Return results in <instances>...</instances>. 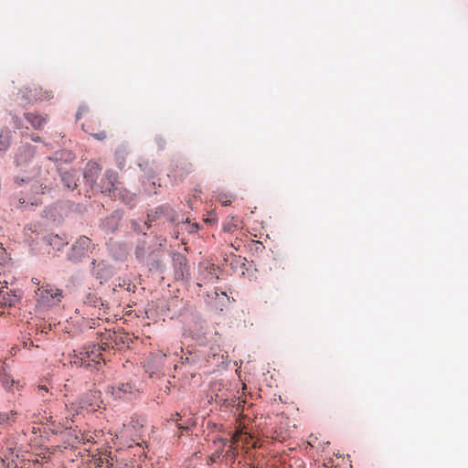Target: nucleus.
Listing matches in <instances>:
<instances>
[{
  "label": "nucleus",
  "mask_w": 468,
  "mask_h": 468,
  "mask_svg": "<svg viewBox=\"0 0 468 468\" xmlns=\"http://www.w3.org/2000/svg\"><path fill=\"white\" fill-rule=\"evenodd\" d=\"M101 170L99 164L95 162H89L83 172V178L85 183L89 185L92 189L100 190L101 186L97 184V178Z\"/></svg>",
  "instance_id": "8"
},
{
  "label": "nucleus",
  "mask_w": 468,
  "mask_h": 468,
  "mask_svg": "<svg viewBox=\"0 0 468 468\" xmlns=\"http://www.w3.org/2000/svg\"><path fill=\"white\" fill-rule=\"evenodd\" d=\"M185 363H187L189 364L190 366H195L196 364H197V360L196 359V357H193V356H186L185 359H184V364Z\"/></svg>",
  "instance_id": "36"
},
{
  "label": "nucleus",
  "mask_w": 468,
  "mask_h": 468,
  "mask_svg": "<svg viewBox=\"0 0 468 468\" xmlns=\"http://www.w3.org/2000/svg\"><path fill=\"white\" fill-rule=\"evenodd\" d=\"M133 230L137 232L138 234H142L144 237L147 235V233L143 229V226L136 222H132Z\"/></svg>",
  "instance_id": "30"
},
{
  "label": "nucleus",
  "mask_w": 468,
  "mask_h": 468,
  "mask_svg": "<svg viewBox=\"0 0 468 468\" xmlns=\"http://www.w3.org/2000/svg\"><path fill=\"white\" fill-rule=\"evenodd\" d=\"M48 97V92L43 90L41 87L27 86L17 91L16 100L21 105L26 107L27 104L37 101H43Z\"/></svg>",
  "instance_id": "2"
},
{
  "label": "nucleus",
  "mask_w": 468,
  "mask_h": 468,
  "mask_svg": "<svg viewBox=\"0 0 468 468\" xmlns=\"http://www.w3.org/2000/svg\"><path fill=\"white\" fill-rule=\"evenodd\" d=\"M37 282H38V279L35 278L34 283H37Z\"/></svg>",
  "instance_id": "54"
},
{
  "label": "nucleus",
  "mask_w": 468,
  "mask_h": 468,
  "mask_svg": "<svg viewBox=\"0 0 468 468\" xmlns=\"http://www.w3.org/2000/svg\"><path fill=\"white\" fill-rule=\"evenodd\" d=\"M92 136H93L94 138H96L97 140L101 141V140H104V139L106 138V136H107V135H106V133H105L104 131H102V132H101V133H94V134H92Z\"/></svg>",
  "instance_id": "37"
},
{
  "label": "nucleus",
  "mask_w": 468,
  "mask_h": 468,
  "mask_svg": "<svg viewBox=\"0 0 468 468\" xmlns=\"http://www.w3.org/2000/svg\"><path fill=\"white\" fill-rule=\"evenodd\" d=\"M129 153L128 145L126 144H122L117 146L114 156L116 165L120 170H122L125 166V158Z\"/></svg>",
  "instance_id": "16"
},
{
  "label": "nucleus",
  "mask_w": 468,
  "mask_h": 468,
  "mask_svg": "<svg viewBox=\"0 0 468 468\" xmlns=\"http://www.w3.org/2000/svg\"><path fill=\"white\" fill-rule=\"evenodd\" d=\"M10 420L8 413L0 412V425L7 422Z\"/></svg>",
  "instance_id": "35"
},
{
  "label": "nucleus",
  "mask_w": 468,
  "mask_h": 468,
  "mask_svg": "<svg viewBox=\"0 0 468 468\" xmlns=\"http://www.w3.org/2000/svg\"><path fill=\"white\" fill-rule=\"evenodd\" d=\"M124 247H125L124 245L119 244V250L116 253L112 254V257L116 261H122L123 260V258L125 256Z\"/></svg>",
  "instance_id": "28"
},
{
  "label": "nucleus",
  "mask_w": 468,
  "mask_h": 468,
  "mask_svg": "<svg viewBox=\"0 0 468 468\" xmlns=\"http://www.w3.org/2000/svg\"><path fill=\"white\" fill-rule=\"evenodd\" d=\"M175 275L176 279L185 280L189 277V266L187 259L180 252H171Z\"/></svg>",
  "instance_id": "6"
},
{
  "label": "nucleus",
  "mask_w": 468,
  "mask_h": 468,
  "mask_svg": "<svg viewBox=\"0 0 468 468\" xmlns=\"http://www.w3.org/2000/svg\"><path fill=\"white\" fill-rule=\"evenodd\" d=\"M19 186H16V188ZM21 193L25 194L26 197L28 200H33L32 203H37L38 198L37 196L44 195L47 189H51L49 184L45 182H40V180L31 181L27 186H20Z\"/></svg>",
  "instance_id": "4"
},
{
  "label": "nucleus",
  "mask_w": 468,
  "mask_h": 468,
  "mask_svg": "<svg viewBox=\"0 0 468 468\" xmlns=\"http://www.w3.org/2000/svg\"><path fill=\"white\" fill-rule=\"evenodd\" d=\"M31 139H32V141H34V142H40V137H39V136H37V135H35V134H32V135H31Z\"/></svg>",
  "instance_id": "44"
},
{
  "label": "nucleus",
  "mask_w": 468,
  "mask_h": 468,
  "mask_svg": "<svg viewBox=\"0 0 468 468\" xmlns=\"http://www.w3.org/2000/svg\"><path fill=\"white\" fill-rule=\"evenodd\" d=\"M80 367H84L86 368H91L93 367H95L94 364L88 360L84 356L80 358Z\"/></svg>",
  "instance_id": "31"
},
{
  "label": "nucleus",
  "mask_w": 468,
  "mask_h": 468,
  "mask_svg": "<svg viewBox=\"0 0 468 468\" xmlns=\"http://www.w3.org/2000/svg\"><path fill=\"white\" fill-rule=\"evenodd\" d=\"M148 250H152L151 247H148ZM147 252V242L144 239H139L135 247L134 255L135 258L139 261L144 259Z\"/></svg>",
  "instance_id": "20"
},
{
  "label": "nucleus",
  "mask_w": 468,
  "mask_h": 468,
  "mask_svg": "<svg viewBox=\"0 0 468 468\" xmlns=\"http://www.w3.org/2000/svg\"><path fill=\"white\" fill-rule=\"evenodd\" d=\"M49 174L48 170V169H43V178H38V180H40V182H45L47 183L48 182V175Z\"/></svg>",
  "instance_id": "40"
},
{
  "label": "nucleus",
  "mask_w": 468,
  "mask_h": 468,
  "mask_svg": "<svg viewBox=\"0 0 468 468\" xmlns=\"http://www.w3.org/2000/svg\"><path fill=\"white\" fill-rule=\"evenodd\" d=\"M37 282H38V279L35 278L34 283H37Z\"/></svg>",
  "instance_id": "55"
},
{
  "label": "nucleus",
  "mask_w": 468,
  "mask_h": 468,
  "mask_svg": "<svg viewBox=\"0 0 468 468\" xmlns=\"http://www.w3.org/2000/svg\"><path fill=\"white\" fill-rule=\"evenodd\" d=\"M12 121L16 129L22 128V121L17 116H12Z\"/></svg>",
  "instance_id": "34"
},
{
  "label": "nucleus",
  "mask_w": 468,
  "mask_h": 468,
  "mask_svg": "<svg viewBox=\"0 0 468 468\" xmlns=\"http://www.w3.org/2000/svg\"><path fill=\"white\" fill-rule=\"evenodd\" d=\"M123 217V211L121 209L114 210L109 218H107L104 221V226L111 232H114L117 230L119 222Z\"/></svg>",
  "instance_id": "15"
},
{
  "label": "nucleus",
  "mask_w": 468,
  "mask_h": 468,
  "mask_svg": "<svg viewBox=\"0 0 468 468\" xmlns=\"http://www.w3.org/2000/svg\"><path fill=\"white\" fill-rule=\"evenodd\" d=\"M62 290L48 288L41 292L37 303L39 305L52 306L60 302L62 297Z\"/></svg>",
  "instance_id": "10"
},
{
  "label": "nucleus",
  "mask_w": 468,
  "mask_h": 468,
  "mask_svg": "<svg viewBox=\"0 0 468 468\" xmlns=\"http://www.w3.org/2000/svg\"><path fill=\"white\" fill-rule=\"evenodd\" d=\"M23 296V292L20 290H13L10 292L5 291L3 288L0 289V305L15 306L16 303L20 302Z\"/></svg>",
  "instance_id": "11"
},
{
  "label": "nucleus",
  "mask_w": 468,
  "mask_h": 468,
  "mask_svg": "<svg viewBox=\"0 0 468 468\" xmlns=\"http://www.w3.org/2000/svg\"><path fill=\"white\" fill-rule=\"evenodd\" d=\"M80 354L84 356L88 360L92 362L96 369H98V366L100 365L101 360L105 363V359L101 355V348L97 344H92L87 347H84V351Z\"/></svg>",
  "instance_id": "12"
},
{
  "label": "nucleus",
  "mask_w": 468,
  "mask_h": 468,
  "mask_svg": "<svg viewBox=\"0 0 468 468\" xmlns=\"http://www.w3.org/2000/svg\"><path fill=\"white\" fill-rule=\"evenodd\" d=\"M36 154V147L29 144H26L19 147L18 153L16 156V164L19 172L28 167L34 159Z\"/></svg>",
  "instance_id": "5"
},
{
  "label": "nucleus",
  "mask_w": 468,
  "mask_h": 468,
  "mask_svg": "<svg viewBox=\"0 0 468 468\" xmlns=\"http://www.w3.org/2000/svg\"><path fill=\"white\" fill-rule=\"evenodd\" d=\"M139 167L141 168V170L146 172V168H147V165H148V162H143V163H139L138 164Z\"/></svg>",
  "instance_id": "43"
},
{
  "label": "nucleus",
  "mask_w": 468,
  "mask_h": 468,
  "mask_svg": "<svg viewBox=\"0 0 468 468\" xmlns=\"http://www.w3.org/2000/svg\"><path fill=\"white\" fill-rule=\"evenodd\" d=\"M89 112V107L86 104H80L78 108V111L76 112V120H80L84 113H87Z\"/></svg>",
  "instance_id": "29"
},
{
  "label": "nucleus",
  "mask_w": 468,
  "mask_h": 468,
  "mask_svg": "<svg viewBox=\"0 0 468 468\" xmlns=\"http://www.w3.org/2000/svg\"><path fill=\"white\" fill-rule=\"evenodd\" d=\"M37 282H38V279L35 278L34 283H37Z\"/></svg>",
  "instance_id": "53"
},
{
  "label": "nucleus",
  "mask_w": 468,
  "mask_h": 468,
  "mask_svg": "<svg viewBox=\"0 0 468 468\" xmlns=\"http://www.w3.org/2000/svg\"><path fill=\"white\" fill-rule=\"evenodd\" d=\"M70 159H71V154H70V153H69V154H68V156H66V160H67V161H69V160H70Z\"/></svg>",
  "instance_id": "46"
},
{
  "label": "nucleus",
  "mask_w": 468,
  "mask_h": 468,
  "mask_svg": "<svg viewBox=\"0 0 468 468\" xmlns=\"http://www.w3.org/2000/svg\"><path fill=\"white\" fill-rule=\"evenodd\" d=\"M170 222L176 223L178 220V215L171 208L168 212V216H165Z\"/></svg>",
  "instance_id": "32"
},
{
  "label": "nucleus",
  "mask_w": 468,
  "mask_h": 468,
  "mask_svg": "<svg viewBox=\"0 0 468 468\" xmlns=\"http://www.w3.org/2000/svg\"><path fill=\"white\" fill-rule=\"evenodd\" d=\"M43 178V169L40 165L28 166L20 172V175L14 176L13 181L17 186H27L31 181Z\"/></svg>",
  "instance_id": "3"
},
{
  "label": "nucleus",
  "mask_w": 468,
  "mask_h": 468,
  "mask_svg": "<svg viewBox=\"0 0 468 468\" xmlns=\"http://www.w3.org/2000/svg\"><path fill=\"white\" fill-rule=\"evenodd\" d=\"M19 201H20L21 203H26V198H20V199H19Z\"/></svg>",
  "instance_id": "51"
},
{
  "label": "nucleus",
  "mask_w": 468,
  "mask_h": 468,
  "mask_svg": "<svg viewBox=\"0 0 468 468\" xmlns=\"http://www.w3.org/2000/svg\"><path fill=\"white\" fill-rule=\"evenodd\" d=\"M154 142L159 151H163L165 148L166 141L162 135L156 134L154 136Z\"/></svg>",
  "instance_id": "27"
},
{
  "label": "nucleus",
  "mask_w": 468,
  "mask_h": 468,
  "mask_svg": "<svg viewBox=\"0 0 468 468\" xmlns=\"http://www.w3.org/2000/svg\"><path fill=\"white\" fill-rule=\"evenodd\" d=\"M3 282L5 283V288H7V282H6V281H4Z\"/></svg>",
  "instance_id": "52"
},
{
  "label": "nucleus",
  "mask_w": 468,
  "mask_h": 468,
  "mask_svg": "<svg viewBox=\"0 0 468 468\" xmlns=\"http://www.w3.org/2000/svg\"><path fill=\"white\" fill-rule=\"evenodd\" d=\"M132 392V386L129 383H122L116 390L113 391V395L116 398L121 399L122 394H127Z\"/></svg>",
  "instance_id": "24"
},
{
  "label": "nucleus",
  "mask_w": 468,
  "mask_h": 468,
  "mask_svg": "<svg viewBox=\"0 0 468 468\" xmlns=\"http://www.w3.org/2000/svg\"><path fill=\"white\" fill-rule=\"evenodd\" d=\"M87 302L94 306L103 305L102 300L95 294H89Z\"/></svg>",
  "instance_id": "25"
},
{
  "label": "nucleus",
  "mask_w": 468,
  "mask_h": 468,
  "mask_svg": "<svg viewBox=\"0 0 468 468\" xmlns=\"http://www.w3.org/2000/svg\"><path fill=\"white\" fill-rule=\"evenodd\" d=\"M44 241L53 247L54 249L59 250L64 245L68 244L67 241H65L61 237H59L58 234L54 235H48L43 238Z\"/></svg>",
  "instance_id": "19"
},
{
  "label": "nucleus",
  "mask_w": 468,
  "mask_h": 468,
  "mask_svg": "<svg viewBox=\"0 0 468 468\" xmlns=\"http://www.w3.org/2000/svg\"><path fill=\"white\" fill-rule=\"evenodd\" d=\"M39 388H40V389H43V390H45V391H48V388H47V387H46V386H39Z\"/></svg>",
  "instance_id": "47"
},
{
  "label": "nucleus",
  "mask_w": 468,
  "mask_h": 468,
  "mask_svg": "<svg viewBox=\"0 0 468 468\" xmlns=\"http://www.w3.org/2000/svg\"><path fill=\"white\" fill-rule=\"evenodd\" d=\"M60 179L63 185L69 189H75L77 187V184L74 181L73 175L69 171H63L61 168L58 169Z\"/></svg>",
  "instance_id": "18"
},
{
  "label": "nucleus",
  "mask_w": 468,
  "mask_h": 468,
  "mask_svg": "<svg viewBox=\"0 0 468 468\" xmlns=\"http://www.w3.org/2000/svg\"><path fill=\"white\" fill-rule=\"evenodd\" d=\"M2 384L6 389H10L12 386L17 383L10 376L5 375L2 377Z\"/></svg>",
  "instance_id": "26"
},
{
  "label": "nucleus",
  "mask_w": 468,
  "mask_h": 468,
  "mask_svg": "<svg viewBox=\"0 0 468 468\" xmlns=\"http://www.w3.org/2000/svg\"><path fill=\"white\" fill-rule=\"evenodd\" d=\"M11 132L5 130L0 133V152H5L10 144Z\"/></svg>",
  "instance_id": "23"
},
{
  "label": "nucleus",
  "mask_w": 468,
  "mask_h": 468,
  "mask_svg": "<svg viewBox=\"0 0 468 468\" xmlns=\"http://www.w3.org/2000/svg\"><path fill=\"white\" fill-rule=\"evenodd\" d=\"M163 243L160 242L157 248H154L149 251L148 266L150 271L164 273L165 265L162 261L163 251L161 250Z\"/></svg>",
  "instance_id": "9"
},
{
  "label": "nucleus",
  "mask_w": 468,
  "mask_h": 468,
  "mask_svg": "<svg viewBox=\"0 0 468 468\" xmlns=\"http://www.w3.org/2000/svg\"><path fill=\"white\" fill-rule=\"evenodd\" d=\"M92 275L102 284L113 276V269L103 261L98 262L97 268L91 271Z\"/></svg>",
  "instance_id": "13"
},
{
  "label": "nucleus",
  "mask_w": 468,
  "mask_h": 468,
  "mask_svg": "<svg viewBox=\"0 0 468 468\" xmlns=\"http://www.w3.org/2000/svg\"><path fill=\"white\" fill-rule=\"evenodd\" d=\"M105 177L108 183V186L105 187L103 186H101L100 190L102 193H108L111 197H116V193L119 191L118 188L115 186L118 179V174L112 170H107L105 173Z\"/></svg>",
  "instance_id": "14"
},
{
  "label": "nucleus",
  "mask_w": 468,
  "mask_h": 468,
  "mask_svg": "<svg viewBox=\"0 0 468 468\" xmlns=\"http://www.w3.org/2000/svg\"><path fill=\"white\" fill-rule=\"evenodd\" d=\"M117 194L120 196V197L122 198V200L125 204H127V205H131L132 201L133 200V197H132V196H129V195L124 196V195H122L120 191H118V192L116 193V195H117Z\"/></svg>",
  "instance_id": "33"
},
{
  "label": "nucleus",
  "mask_w": 468,
  "mask_h": 468,
  "mask_svg": "<svg viewBox=\"0 0 468 468\" xmlns=\"http://www.w3.org/2000/svg\"><path fill=\"white\" fill-rule=\"evenodd\" d=\"M97 345L101 348V353L106 352L112 348V346L107 343H101Z\"/></svg>",
  "instance_id": "38"
},
{
  "label": "nucleus",
  "mask_w": 468,
  "mask_h": 468,
  "mask_svg": "<svg viewBox=\"0 0 468 468\" xmlns=\"http://www.w3.org/2000/svg\"><path fill=\"white\" fill-rule=\"evenodd\" d=\"M197 229H198V227H197V225H195V224H191V225H189V227H188V229H187V231H188L189 233H194V232H196Z\"/></svg>",
  "instance_id": "41"
},
{
  "label": "nucleus",
  "mask_w": 468,
  "mask_h": 468,
  "mask_svg": "<svg viewBox=\"0 0 468 468\" xmlns=\"http://www.w3.org/2000/svg\"><path fill=\"white\" fill-rule=\"evenodd\" d=\"M26 119L35 129H40L45 123V118L32 112L26 113Z\"/></svg>",
  "instance_id": "21"
},
{
  "label": "nucleus",
  "mask_w": 468,
  "mask_h": 468,
  "mask_svg": "<svg viewBox=\"0 0 468 468\" xmlns=\"http://www.w3.org/2000/svg\"><path fill=\"white\" fill-rule=\"evenodd\" d=\"M229 203H230L229 201H222L223 206H229Z\"/></svg>",
  "instance_id": "48"
},
{
  "label": "nucleus",
  "mask_w": 468,
  "mask_h": 468,
  "mask_svg": "<svg viewBox=\"0 0 468 468\" xmlns=\"http://www.w3.org/2000/svg\"><path fill=\"white\" fill-rule=\"evenodd\" d=\"M176 426H177L178 430H180L182 431H188L190 429V425L189 424L176 423Z\"/></svg>",
  "instance_id": "39"
},
{
  "label": "nucleus",
  "mask_w": 468,
  "mask_h": 468,
  "mask_svg": "<svg viewBox=\"0 0 468 468\" xmlns=\"http://www.w3.org/2000/svg\"><path fill=\"white\" fill-rule=\"evenodd\" d=\"M90 248L91 240L86 236H81L72 244L70 250L67 253V260L72 263H78L83 258L89 257Z\"/></svg>",
  "instance_id": "1"
},
{
  "label": "nucleus",
  "mask_w": 468,
  "mask_h": 468,
  "mask_svg": "<svg viewBox=\"0 0 468 468\" xmlns=\"http://www.w3.org/2000/svg\"><path fill=\"white\" fill-rule=\"evenodd\" d=\"M97 261L96 260H92L91 261V266H92V270H95L97 268Z\"/></svg>",
  "instance_id": "45"
},
{
  "label": "nucleus",
  "mask_w": 468,
  "mask_h": 468,
  "mask_svg": "<svg viewBox=\"0 0 468 468\" xmlns=\"http://www.w3.org/2000/svg\"><path fill=\"white\" fill-rule=\"evenodd\" d=\"M144 225L146 226V229H150L151 228V224L150 223L145 222Z\"/></svg>",
  "instance_id": "49"
},
{
  "label": "nucleus",
  "mask_w": 468,
  "mask_h": 468,
  "mask_svg": "<svg viewBox=\"0 0 468 468\" xmlns=\"http://www.w3.org/2000/svg\"><path fill=\"white\" fill-rule=\"evenodd\" d=\"M226 443H227V441H222V446H221V448H220L219 450H217V451H216V452H215V453L218 455V457H219V456L222 454V452H223V448H224V446H225V444H226Z\"/></svg>",
  "instance_id": "42"
},
{
  "label": "nucleus",
  "mask_w": 468,
  "mask_h": 468,
  "mask_svg": "<svg viewBox=\"0 0 468 468\" xmlns=\"http://www.w3.org/2000/svg\"><path fill=\"white\" fill-rule=\"evenodd\" d=\"M171 210V207L168 205H163L154 209H151L147 213L148 221L152 222L156 220L157 218L168 216V212Z\"/></svg>",
  "instance_id": "17"
},
{
  "label": "nucleus",
  "mask_w": 468,
  "mask_h": 468,
  "mask_svg": "<svg viewBox=\"0 0 468 468\" xmlns=\"http://www.w3.org/2000/svg\"><path fill=\"white\" fill-rule=\"evenodd\" d=\"M16 414V411H11V412H10V414H9V416H10V417H11V416H15Z\"/></svg>",
  "instance_id": "50"
},
{
  "label": "nucleus",
  "mask_w": 468,
  "mask_h": 468,
  "mask_svg": "<svg viewBox=\"0 0 468 468\" xmlns=\"http://www.w3.org/2000/svg\"><path fill=\"white\" fill-rule=\"evenodd\" d=\"M209 304L217 311L223 312L229 305L230 298L225 292H218V289L206 294Z\"/></svg>",
  "instance_id": "7"
},
{
  "label": "nucleus",
  "mask_w": 468,
  "mask_h": 468,
  "mask_svg": "<svg viewBox=\"0 0 468 468\" xmlns=\"http://www.w3.org/2000/svg\"><path fill=\"white\" fill-rule=\"evenodd\" d=\"M100 397L101 392L99 390H90L87 394L84 395L82 403L88 406H93L95 401L99 399Z\"/></svg>",
  "instance_id": "22"
}]
</instances>
